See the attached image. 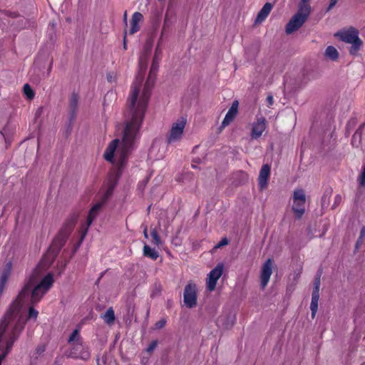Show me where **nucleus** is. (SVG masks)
<instances>
[{"label":"nucleus","instance_id":"58836bf2","mask_svg":"<svg viewBox=\"0 0 365 365\" xmlns=\"http://www.w3.org/2000/svg\"><path fill=\"white\" fill-rule=\"evenodd\" d=\"M192 167L193 168H196V166H195V165H192Z\"/></svg>","mask_w":365,"mask_h":365},{"label":"nucleus","instance_id":"ddd939ff","mask_svg":"<svg viewBox=\"0 0 365 365\" xmlns=\"http://www.w3.org/2000/svg\"><path fill=\"white\" fill-rule=\"evenodd\" d=\"M239 103L237 101H234L232 103L231 107L229 108L227 113L225 115L222 122V127L227 126L235 118L237 113Z\"/></svg>","mask_w":365,"mask_h":365},{"label":"nucleus","instance_id":"9d476101","mask_svg":"<svg viewBox=\"0 0 365 365\" xmlns=\"http://www.w3.org/2000/svg\"><path fill=\"white\" fill-rule=\"evenodd\" d=\"M267 128V120L261 114L256 115V120L252 124L250 135L253 139H257L262 136Z\"/></svg>","mask_w":365,"mask_h":365},{"label":"nucleus","instance_id":"72a5a7b5","mask_svg":"<svg viewBox=\"0 0 365 365\" xmlns=\"http://www.w3.org/2000/svg\"><path fill=\"white\" fill-rule=\"evenodd\" d=\"M338 0H331L327 8V11H330L336 4Z\"/></svg>","mask_w":365,"mask_h":365},{"label":"nucleus","instance_id":"4c0bfd02","mask_svg":"<svg viewBox=\"0 0 365 365\" xmlns=\"http://www.w3.org/2000/svg\"><path fill=\"white\" fill-rule=\"evenodd\" d=\"M124 49H126V43L125 40L124 39V45H123Z\"/></svg>","mask_w":365,"mask_h":365},{"label":"nucleus","instance_id":"0eeeda50","mask_svg":"<svg viewBox=\"0 0 365 365\" xmlns=\"http://www.w3.org/2000/svg\"><path fill=\"white\" fill-rule=\"evenodd\" d=\"M197 287L192 282H189L185 287L183 292V302L187 308H193L197 305Z\"/></svg>","mask_w":365,"mask_h":365},{"label":"nucleus","instance_id":"393cba45","mask_svg":"<svg viewBox=\"0 0 365 365\" xmlns=\"http://www.w3.org/2000/svg\"><path fill=\"white\" fill-rule=\"evenodd\" d=\"M24 93L29 99H32L34 97V93L29 84L24 86Z\"/></svg>","mask_w":365,"mask_h":365},{"label":"nucleus","instance_id":"bb28decb","mask_svg":"<svg viewBox=\"0 0 365 365\" xmlns=\"http://www.w3.org/2000/svg\"><path fill=\"white\" fill-rule=\"evenodd\" d=\"M228 242V240L226 237H224L215 246V248L217 249L222 246L227 245Z\"/></svg>","mask_w":365,"mask_h":365},{"label":"nucleus","instance_id":"4468645a","mask_svg":"<svg viewBox=\"0 0 365 365\" xmlns=\"http://www.w3.org/2000/svg\"><path fill=\"white\" fill-rule=\"evenodd\" d=\"M270 175V166L267 164L263 165L259 174L258 183L261 190L266 187Z\"/></svg>","mask_w":365,"mask_h":365},{"label":"nucleus","instance_id":"4be33fe9","mask_svg":"<svg viewBox=\"0 0 365 365\" xmlns=\"http://www.w3.org/2000/svg\"><path fill=\"white\" fill-rule=\"evenodd\" d=\"M351 46L349 49V53L352 56H355L357 54L358 51L361 48V46L362 45L361 40L359 38L357 40H356L354 42L351 43Z\"/></svg>","mask_w":365,"mask_h":365},{"label":"nucleus","instance_id":"423d86ee","mask_svg":"<svg viewBox=\"0 0 365 365\" xmlns=\"http://www.w3.org/2000/svg\"><path fill=\"white\" fill-rule=\"evenodd\" d=\"M186 124L187 118L185 117L178 118L172 124L170 133L167 137L168 144L179 142L182 139Z\"/></svg>","mask_w":365,"mask_h":365},{"label":"nucleus","instance_id":"7c9ffc66","mask_svg":"<svg viewBox=\"0 0 365 365\" xmlns=\"http://www.w3.org/2000/svg\"><path fill=\"white\" fill-rule=\"evenodd\" d=\"M309 1L310 0H301V2L299 5V8H301L302 6H307L309 8V13H310L311 12V6L309 4Z\"/></svg>","mask_w":365,"mask_h":365},{"label":"nucleus","instance_id":"f3484780","mask_svg":"<svg viewBox=\"0 0 365 365\" xmlns=\"http://www.w3.org/2000/svg\"><path fill=\"white\" fill-rule=\"evenodd\" d=\"M319 299V291H317V288L314 289L312 294V302L310 304V309L312 311V317H314L317 309H318V302Z\"/></svg>","mask_w":365,"mask_h":365},{"label":"nucleus","instance_id":"2eb2a0df","mask_svg":"<svg viewBox=\"0 0 365 365\" xmlns=\"http://www.w3.org/2000/svg\"><path fill=\"white\" fill-rule=\"evenodd\" d=\"M272 7L273 6L271 3H266L261 9V10L259 11L255 19V23L260 24L262 21H264L269 14Z\"/></svg>","mask_w":365,"mask_h":365},{"label":"nucleus","instance_id":"5701e85b","mask_svg":"<svg viewBox=\"0 0 365 365\" xmlns=\"http://www.w3.org/2000/svg\"><path fill=\"white\" fill-rule=\"evenodd\" d=\"M104 320L108 324H110L115 320V314L112 308H109L105 313Z\"/></svg>","mask_w":365,"mask_h":365},{"label":"nucleus","instance_id":"20e7f679","mask_svg":"<svg viewBox=\"0 0 365 365\" xmlns=\"http://www.w3.org/2000/svg\"><path fill=\"white\" fill-rule=\"evenodd\" d=\"M68 342L71 344V347L68 351V356L73 359H79L87 361L91 353L88 346L83 344L79 334V329H76L70 335Z\"/></svg>","mask_w":365,"mask_h":365},{"label":"nucleus","instance_id":"6ab92c4d","mask_svg":"<svg viewBox=\"0 0 365 365\" xmlns=\"http://www.w3.org/2000/svg\"><path fill=\"white\" fill-rule=\"evenodd\" d=\"M324 56L328 59L336 61L339 58V52L335 47L329 46L325 50Z\"/></svg>","mask_w":365,"mask_h":365},{"label":"nucleus","instance_id":"6e6552de","mask_svg":"<svg viewBox=\"0 0 365 365\" xmlns=\"http://www.w3.org/2000/svg\"><path fill=\"white\" fill-rule=\"evenodd\" d=\"M306 202L305 192L302 189H296L293 193L292 210L297 218H301L304 213Z\"/></svg>","mask_w":365,"mask_h":365},{"label":"nucleus","instance_id":"a211bd4d","mask_svg":"<svg viewBox=\"0 0 365 365\" xmlns=\"http://www.w3.org/2000/svg\"><path fill=\"white\" fill-rule=\"evenodd\" d=\"M77 220L78 216L76 215L73 214L71 215L66 222L62 231L66 234H68L70 232H71L72 229L73 228L77 222Z\"/></svg>","mask_w":365,"mask_h":365},{"label":"nucleus","instance_id":"412c9836","mask_svg":"<svg viewBox=\"0 0 365 365\" xmlns=\"http://www.w3.org/2000/svg\"><path fill=\"white\" fill-rule=\"evenodd\" d=\"M78 96L76 93H73L69 99V108L71 112V118H73L75 115V111L77 108L78 106Z\"/></svg>","mask_w":365,"mask_h":365},{"label":"nucleus","instance_id":"f704fd0d","mask_svg":"<svg viewBox=\"0 0 365 365\" xmlns=\"http://www.w3.org/2000/svg\"><path fill=\"white\" fill-rule=\"evenodd\" d=\"M45 351V346H39L37 349H36V351L38 354H42L43 352H44Z\"/></svg>","mask_w":365,"mask_h":365},{"label":"nucleus","instance_id":"c9c22d12","mask_svg":"<svg viewBox=\"0 0 365 365\" xmlns=\"http://www.w3.org/2000/svg\"><path fill=\"white\" fill-rule=\"evenodd\" d=\"M143 235L146 239L148 238V230L146 227L143 230Z\"/></svg>","mask_w":365,"mask_h":365},{"label":"nucleus","instance_id":"7ed1b4c3","mask_svg":"<svg viewBox=\"0 0 365 365\" xmlns=\"http://www.w3.org/2000/svg\"><path fill=\"white\" fill-rule=\"evenodd\" d=\"M121 145L122 140H120L119 139H115L109 144L106 150L105 151L104 158L107 161H109L110 163H113L114 154L115 153L116 157L118 158V168L117 170H114L108 174L107 180L100 192L101 200L96 202L91 207L88 212L86 222L81 226L80 243H81L84 240L88 232V227L91 226V225L96 218V217L99 215L102 207H103L106 201L113 195V190L118 183L120 175V170L123 168L128 154L131 152V150L133 149L135 146L133 145L132 148L128 152L126 153L125 156L123 157L121 156L120 152L119 151Z\"/></svg>","mask_w":365,"mask_h":365},{"label":"nucleus","instance_id":"dca6fc26","mask_svg":"<svg viewBox=\"0 0 365 365\" xmlns=\"http://www.w3.org/2000/svg\"><path fill=\"white\" fill-rule=\"evenodd\" d=\"M143 19V16L140 12H135L131 19L130 34H133L139 31V23Z\"/></svg>","mask_w":365,"mask_h":365},{"label":"nucleus","instance_id":"9b49d317","mask_svg":"<svg viewBox=\"0 0 365 365\" xmlns=\"http://www.w3.org/2000/svg\"><path fill=\"white\" fill-rule=\"evenodd\" d=\"M272 264L273 262L271 259H267L262 264L260 274V285L262 289H264L269 281L270 277L272 274Z\"/></svg>","mask_w":365,"mask_h":365},{"label":"nucleus","instance_id":"c756f323","mask_svg":"<svg viewBox=\"0 0 365 365\" xmlns=\"http://www.w3.org/2000/svg\"><path fill=\"white\" fill-rule=\"evenodd\" d=\"M360 184L362 186H365V165L363 168V170L360 176Z\"/></svg>","mask_w":365,"mask_h":365},{"label":"nucleus","instance_id":"f257e3e1","mask_svg":"<svg viewBox=\"0 0 365 365\" xmlns=\"http://www.w3.org/2000/svg\"><path fill=\"white\" fill-rule=\"evenodd\" d=\"M41 266L39 264L28 278L0 323V365L24 328L25 319L22 308L29 306V319H36L38 312L31 305L38 303L53 283L51 273L41 278Z\"/></svg>","mask_w":365,"mask_h":365},{"label":"nucleus","instance_id":"c85d7f7f","mask_svg":"<svg viewBox=\"0 0 365 365\" xmlns=\"http://www.w3.org/2000/svg\"><path fill=\"white\" fill-rule=\"evenodd\" d=\"M156 346H157V341H153L148 345L146 350L148 352H152L156 348Z\"/></svg>","mask_w":365,"mask_h":365},{"label":"nucleus","instance_id":"b1692460","mask_svg":"<svg viewBox=\"0 0 365 365\" xmlns=\"http://www.w3.org/2000/svg\"><path fill=\"white\" fill-rule=\"evenodd\" d=\"M150 235L153 238V244L159 246L161 244L160 238L158 234V232L155 229L153 230L150 232Z\"/></svg>","mask_w":365,"mask_h":365},{"label":"nucleus","instance_id":"cd10ccee","mask_svg":"<svg viewBox=\"0 0 365 365\" xmlns=\"http://www.w3.org/2000/svg\"><path fill=\"white\" fill-rule=\"evenodd\" d=\"M166 324V321L164 319H160L155 323V327L158 329H162Z\"/></svg>","mask_w":365,"mask_h":365},{"label":"nucleus","instance_id":"a878e982","mask_svg":"<svg viewBox=\"0 0 365 365\" xmlns=\"http://www.w3.org/2000/svg\"><path fill=\"white\" fill-rule=\"evenodd\" d=\"M365 237V226L362 227L360 231V236L356 243V248H358L362 243L363 239Z\"/></svg>","mask_w":365,"mask_h":365},{"label":"nucleus","instance_id":"39448f33","mask_svg":"<svg viewBox=\"0 0 365 365\" xmlns=\"http://www.w3.org/2000/svg\"><path fill=\"white\" fill-rule=\"evenodd\" d=\"M309 14V8L307 6L299 8L297 12L291 18L287 24L285 28L286 33L291 34L297 31L306 21Z\"/></svg>","mask_w":365,"mask_h":365},{"label":"nucleus","instance_id":"ea45409f","mask_svg":"<svg viewBox=\"0 0 365 365\" xmlns=\"http://www.w3.org/2000/svg\"><path fill=\"white\" fill-rule=\"evenodd\" d=\"M336 198H339V199H340V196H339V195H337V196L336 197Z\"/></svg>","mask_w":365,"mask_h":365},{"label":"nucleus","instance_id":"aec40b11","mask_svg":"<svg viewBox=\"0 0 365 365\" xmlns=\"http://www.w3.org/2000/svg\"><path fill=\"white\" fill-rule=\"evenodd\" d=\"M143 255L144 256L153 260L157 259L159 257L158 252L155 250V249L151 248L148 245H145L143 247Z\"/></svg>","mask_w":365,"mask_h":365},{"label":"nucleus","instance_id":"f8f14e48","mask_svg":"<svg viewBox=\"0 0 365 365\" xmlns=\"http://www.w3.org/2000/svg\"><path fill=\"white\" fill-rule=\"evenodd\" d=\"M335 36H339L342 41L347 43H351L359 38L358 31L354 29L338 32Z\"/></svg>","mask_w":365,"mask_h":365},{"label":"nucleus","instance_id":"2f4dec72","mask_svg":"<svg viewBox=\"0 0 365 365\" xmlns=\"http://www.w3.org/2000/svg\"><path fill=\"white\" fill-rule=\"evenodd\" d=\"M266 101L267 103V106H269V107L272 106L274 103V98H273L272 96L269 95L266 98Z\"/></svg>","mask_w":365,"mask_h":365},{"label":"nucleus","instance_id":"473e14b6","mask_svg":"<svg viewBox=\"0 0 365 365\" xmlns=\"http://www.w3.org/2000/svg\"><path fill=\"white\" fill-rule=\"evenodd\" d=\"M319 287H320V276H319L314 282V289L317 288V291H319Z\"/></svg>","mask_w":365,"mask_h":365},{"label":"nucleus","instance_id":"1a4fd4ad","mask_svg":"<svg viewBox=\"0 0 365 365\" xmlns=\"http://www.w3.org/2000/svg\"><path fill=\"white\" fill-rule=\"evenodd\" d=\"M223 269H224L223 264L219 263L207 274V277L206 279V286H207V289L208 291L212 292L215 289L217 280L222 275Z\"/></svg>","mask_w":365,"mask_h":365},{"label":"nucleus","instance_id":"e433bc0d","mask_svg":"<svg viewBox=\"0 0 365 365\" xmlns=\"http://www.w3.org/2000/svg\"><path fill=\"white\" fill-rule=\"evenodd\" d=\"M124 20H125V21H126V20H127V12H126V11L124 13Z\"/></svg>","mask_w":365,"mask_h":365},{"label":"nucleus","instance_id":"f03ea898","mask_svg":"<svg viewBox=\"0 0 365 365\" xmlns=\"http://www.w3.org/2000/svg\"><path fill=\"white\" fill-rule=\"evenodd\" d=\"M150 51V45L146 44L144 46V51L140 56L138 72L135 76L128 97V108L125 114V125L123 130L122 145L119 150L123 157L135 145L136 140L140 138V129L143 123L148 102L151 93V89L155 83V75L158 70L160 61L159 54L161 51L158 46L150 68L148 77L143 89L140 91Z\"/></svg>","mask_w":365,"mask_h":365}]
</instances>
